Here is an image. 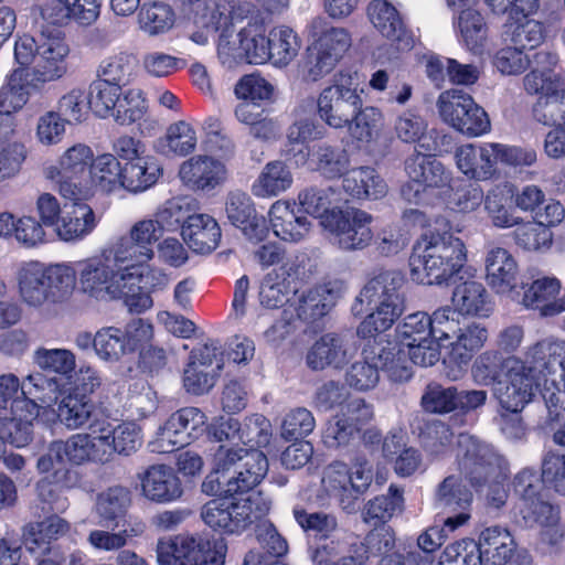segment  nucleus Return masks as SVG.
I'll return each instance as SVG.
<instances>
[{"label":"nucleus","mask_w":565,"mask_h":565,"mask_svg":"<svg viewBox=\"0 0 565 565\" xmlns=\"http://www.w3.org/2000/svg\"><path fill=\"white\" fill-rule=\"evenodd\" d=\"M484 277L497 294L515 299L520 266L515 256L507 248L490 245L484 255Z\"/></svg>","instance_id":"27"},{"label":"nucleus","mask_w":565,"mask_h":565,"mask_svg":"<svg viewBox=\"0 0 565 565\" xmlns=\"http://www.w3.org/2000/svg\"><path fill=\"white\" fill-rule=\"evenodd\" d=\"M534 63L535 68L523 78L524 88L529 94L541 96L565 86V77L554 72L558 63L557 54L548 51L537 52Z\"/></svg>","instance_id":"41"},{"label":"nucleus","mask_w":565,"mask_h":565,"mask_svg":"<svg viewBox=\"0 0 565 565\" xmlns=\"http://www.w3.org/2000/svg\"><path fill=\"white\" fill-rule=\"evenodd\" d=\"M21 301L32 309L67 302L78 281L76 264L28 262L17 273Z\"/></svg>","instance_id":"6"},{"label":"nucleus","mask_w":565,"mask_h":565,"mask_svg":"<svg viewBox=\"0 0 565 565\" xmlns=\"http://www.w3.org/2000/svg\"><path fill=\"white\" fill-rule=\"evenodd\" d=\"M70 46L58 31H42L36 38L22 35L14 43V61L30 67V84L40 86L62 78L67 72Z\"/></svg>","instance_id":"9"},{"label":"nucleus","mask_w":565,"mask_h":565,"mask_svg":"<svg viewBox=\"0 0 565 565\" xmlns=\"http://www.w3.org/2000/svg\"><path fill=\"white\" fill-rule=\"evenodd\" d=\"M297 199L302 211L306 214L318 217L321 226L326 216L333 214L334 210H341L338 206L340 194L331 186L306 188L298 193Z\"/></svg>","instance_id":"51"},{"label":"nucleus","mask_w":565,"mask_h":565,"mask_svg":"<svg viewBox=\"0 0 565 565\" xmlns=\"http://www.w3.org/2000/svg\"><path fill=\"white\" fill-rule=\"evenodd\" d=\"M34 363L44 371L70 377L76 367V355L64 348H40L34 352Z\"/></svg>","instance_id":"60"},{"label":"nucleus","mask_w":565,"mask_h":565,"mask_svg":"<svg viewBox=\"0 0 565 565\" xmlns=\"http://www.w3.org/2000/svg\"><path fill=\"white\" fill-rule=\"evenodd\" d=\"M394 535L388 527L371 531L360 541L347 535L342 540L331 541L318 547L312 556L316 565H365L371 556L391 551Z\"/></svg>","instance_id":"15"},{"label":"nucleus","mask_w":565,"mask_h":565,"mask_svg":"<svg viewBox=\"0 0 565 565\" xmlns=\"http://www.w3.org/2000/svg\"><path fill=\"white\" fill-rule=\"evenodd\" d=\"M372 25L386 39L397 42L402 50L413 46L398 10L387 0H372L366 8Z\"/></svg>","instance_id":"38"},{"label":"nucleus","mask_w":565,"mask_h":565,"mask_svg":"<svg viewBox=\"0 0 565 565\" xmlns=\"http://www.w3.org/2000/svg\"><path fill=\"white\" fill-rule=\"evenodd\" d=\"M505 35L519 49L532 50L545 38L543 24L534 19L505 22Z\"/></svg>","instance_id":"61"},{"label":"nucleus","mask_w":565,"mask_h":565,"mask_svg":"<svg viewBox=\"0 0 565 565\" xmlns=\"http://www.w3.org/2000/svg\"><path fill=\"white\" fill-rule=\"evenodd\" d=\"M268 472V460L258 449L220 445L213 454L212 470L202 483L209 495L249 492Z\"/></svg>","instance_id":"4"},{"label":"nucleus","mask_w":565,"mask_h":565,"mask_svg":"<svg viewBox=\"0 0 565 565\" xmlns=\"http://www.w3.org/2000/svg\"><path fill=\"white\" fill-rule=\"evenodd\" d=\"M122 166L113 153L95 154L83 183L89 186V198L94 190L114 193L121 190Z\"/></svg>","instance_id":"42"},{"label":"nucleus","mask_w":565,"mask_h":565,"mask_svg":"<svg viewBox=\"0 0 565 565\" xmlns=\"http://www.w3.org/2000/svg\"><path fill=\"white\" fill-rule=\"evenodd\" d=\"M79 291L96 301L124 299L130 311L152 307V298L140 289L142 277L108 244L98 254L76 262Z\"/></svg>","instance_id":"2"},{"label":"nucleus","mask_w":565,"mask_h":565,"mask_svg":"<svg viewBox=\"0 0 565 565\" xmlns=\"http://www.w3.org/2000/svg\"><path fill=\"white\" fill-rule=\"evenodd\" d=\"M151 337V322L132 319L124 328L103 327L96 331V356L105 363H118L134 354Z\"/></svg>","instance_id":"22"},{"label":"nucleus","mask_w":565,"mask_h":565,"mask_svg":"<svg viewBox=\"0 0 565 565\" xmlns=\"http://www.w3.org/2000/svg\"><path fill=\"white\" fill-rule=\"evenodd\" d=\"M179 177L189 186L211 190L226 180L227 169L210 154H195L181 163Z\"/></svg>","instance_id":"34"},{"label":"nucleus","mask_w":565,"mask_h":565,"mask_svg":"<svg viewBox=\"0 0 565 565\" xmlns=\"http://www.w3.org/2000/svg\"><path fill=\"white\" fill-rule=\"evenodd\" d=\"M384 115L382 110L375 106L361 105L359 110H355L344 129L348 130L352 140L361 143H370L377 136L379 127L383 122Z\"/></svg>","instance_id":"54"},{"label":"nucleus","mask_w":565,"mask_h":565,"mask_svg":"<svg viewBox=\"0 0 565 565\" xmlns=\"http://www.w3.org/2000/svg\"><path fill=\"white\" fill-rule=\"evenodd\" d=\"M364 89L356 72L341 71L317 98L319 118L330 128L344 129L349 118L364 104Z\"/></svg>","instance_id":"14"},{"label":"nucleus","mask_w":565,"mask_h":565,"mask_svg":"<svg viewBox=\"0 0 565 565\" xmlns=\"http://www.w3.org/2000/svg\"><path fill=\"white\" fill-rule=\"evenodd\" d=\"M358 348L347 337L326 333L317 339L306 355L307 366L313 371L327 367L340 370L355 355Z\"/></svg>","instance_id":"30"},{"label":"nucleus","mask_w":565,"mask_h":565,"mask_svg":"<svg viewBox=\"0 0 565 565\" xmlns=\"http://www.w3.org/2000/svg\"><path fill=\"white\" fill-rule=\"evenodd\" d=\"M435 319L437 344L445 351L444 363L449 365L446 375L457 381L488 341V329L476 321L460 322L449 306L438 308Z\"/></svg>","instance_id":"8"},{"label":"nucleus","mask_w":565,"mask_h":565,"mask_svg":"<svg viewBox=\"0 0 565 565\" xmlns=\"http://www.w3.org/2000/svg\"><path fill=\"white\" fill-rule=\"evenodd\" d=\"M372 480V463L366 458L358 457L350 467L342 461L328 465L323 469L321 487L343 510H350L366 492Z\"/></svg>","instance_id":"17"},{"label":"nucleus","mask_w":565,"mask_h":565,"mask_svg":"<svg viewBox=\"0 0 565 565\" xmlns=\"http://www.w3.org/2000/svg\"><path fill=\"white\" fill-rule=\"evenodd\" d=\"M513 516L519 525L539 530L542 542L546 544L556 545L563 539L559 508L551 503L545 495L524 503H515Z\"/></svg>","instance_id":"25"},{"label":"nucleus","mask_w":565,"mask_h":565,"mask_svg":"<svg viewBox=\"0 0 565 565\" xmlns=\"http://www.w3.org/2000/svg\"><path fill=\"white\" fill-rule=\"evenodd\" d=\"M343 189L356 199L377 200L387 192L384 180L369 167L348 170L343 179Z\"/></svg>","instance_id":"48"},{"label":"nucleus","mask_w":565,"mask_h":565,"mask_svg":"<svg viewBox=\"0 0 565 565\" xmlns=\"http://www.w3.org/2000/svg\"><path fill=\"white\" fill-rule=\"evenodd\" d=\"M467 262L465 243L447 231L424 234L414 247L412 273L424 274L422 281L441 285L458 274Z\"/></svg>","instance_id":"10"},{"label":"nucleus","mask_w":565,"mask_h":565,"mask_svg":"<svg viewBox=\"0 0 565 565\" xmlns=\"http://www.w3.org/2000/svg\"><path fill=\"white\" fill-rule=\"evenodd\" d=\"M525 359L502 360L493 395L509 413H520L540 388L551 420L565 417V342L545 339L527 348Z\"/></svg>","instance_id":"1"},{"label":"nucleus","mask_w":565,"mask_h":565,"mask_svg":"<svg viewBox=\"0 0 565 565\" xmlns=\"http://www.w3.org/2000/svg\"><path fill=\"white\" fill-rule=\"evenodd\" d=\"M71 205H64V212L54 233L64 242H78L96 228L98 218L94 210L82 201L70 200Z\"/></svg>","instance_id":"40"},{"label":"nucleus","mask_w":565,"mask_h":565,"mask_svg":"<svg viewBox=\"0 0 565 565\" xmlns=\"http://www.w3.org/2000/svg\"><path fill=\"white\" fill-rule=\"evenodd\" d=\"M95 405L85 394L70 392L56 408L58 422L68 430H77L89 424Z\"/></svg>","instance_id":"47"},{"label":"nucleus","mask_w":565,"mask_h":565,"mask_svg":"<svg viewBox=\"0 0 565 565\" xmlns=\"http://www.w3.org/2000/svg\"><path fill=\"white\" fill-rule=\"evenodd\" d=\"M140 29L149 35L169 31L174 23L172 9L162 2L145 3L138 14Z\"/></svg>","instance_id":"62"},{"label":"nucleus","mask_w":565,"mask_h":565,"mask_svg":"<svg viewBox=\"0 0 565 565\" xmlns=\"http://www.w3.org/2000/svg\"><path fill=\"white\" fill-rule=\"evenodd\" d=\"M364 354L372 361H379L382 369L393 382H406L413 375L412 364L407 350L394 344L392 341H374L364 348Z\"/></svg>","instance_id":"35"},{"label":"nucleus","mask_w":565,"mask_h":565,"mask_svg":"<svg viewBox=\"0 0 565 565\" xmlns=\"http://www.w3.org/2000/svg\"><path fill=\"white\" fill-rule=\"evenodd\" d=\"M436 315L437 309L430 316L418 311L405 317L396 328L395 340L392 342L407 350L409 360L416 365L431 366L439 361Z\"/></svg>","instance_id":"19"},{"label":"nucleus","mask_w":565,"mask_h":565,"mask_svg":"<svg viewBox=\"0 0 565 565\" xmlns=\"http://www.w3.org/2000/svg\"><path fill=\"white\" fill-rule=\"evenodd\" d=\"M105 437L100 436L98 425L95 426L92 434L76 433L66 439L52 441L47 451L38 460L40 472L46 473L55 470L54 478L58 475L66 476L64 469L66 463L82 466L85 463H106L108 462V448Z\"/></svg>","instance_id":"12"},{"label":"nucleus","mask_w":565,"mask_h":565,"mask_svg":"<svg viewBox=\"0 0 565 565\" xmlns=\"http://www.w3.org/2000/svg\"><path fill=\"white\" fill-rule=\"evenodd\" d=\"M457 461L461 475L476 489L489 484L488 504L500 509L508 499L503 486L507 477V462L493 448L478 438L460 434L457 439Z\"/></svg>","instance_id":"7"},{"label":"nucleus","mask_w":565,"mask_h":565,"mask_svg":"<svg viewBox=\"0 0 565 565\" xmlns=\"http://www.w3.org/2000/svg\"><path fill=\"white\" fill-rule=\"evenodd\" d=\"M161 175L162 168L157 159L151 156L125 162L122 166L121 189L130 193H141L152 188Z\"/></svg>","instance_id":"46"},{"label":"nucleus","mask_w":565,"mask_h":565,"mask_svg":"<svg viewBox=\"0 0 565 565\" xmlns=\"http://www.w3.org/2000/svg\"><path fill=\"white\" fill-rule=\"evenodd\" d=\"M271 500L263 492H250L239 499H214L205 503L201 516L206 525L223 533L239 534L265 516Z\"/></svg>","instance_id":"13"},{"label":"nucleus","mask_w":565,"mask_h":565,"mask_svg":"<svg viewBox=\"0 0 565 565\" xmlns=\"http://www.w3.org/2000/svg\"><path fill=\"white\" fill-rule=\"evenodd\" d=\"M270 58L276 66H286L298 54L301 43L295 31L288 26H278L268 35Z\"/></svg>","instance_id":"56"},{"label":"nucleus","mask_w":565,"mask_h":565,"mask_svg":"<svg viewBox=\"0 0 565 565\" xmlns=\"http://www.w3.org/2000/svg\"><path fill=\"white\" fill-rule=\"evenodd\" d=\"M481 563L489 565H531L527 554L515 552V542L507 527L493 525L484 529L477 544Z\"/></svg>","instance_id":"31"},{"label":"nucleus","mask_w":565,"mask_h":565,"mask_svg":"<svg viewBox=\"0 0 565 565\" xmlns=\"http://www.w3.org/2000/svg\"><path fill=\"white\" fill-rule=\"evenodd\" d=\"M476 102L462 89H448L443 92L437 99V108L441 119L450 127H455L457 120L473 107Z\"/></svg>","instance_id":"64"},{"label":"nucleus","mask_w":565,"mask_h":565,"mask_svg":"<svg viewBox=\"0 0 565 565\" xmlns=\"http://www.w3.org/2000/svg\"><path fill=\"white\" fill-rule=\"evenodd\" d=\"M268 220L275 236L285 242H300L312 228L311 221L296 212V203L287 200H277L271 204Z\"/></svg>","instance_id":"33"},{"label":"nucleus","mask_w":565,"mask_h":565,"mask_svg":"<svg viewBox=\"0 0 565 565\" xmlns=\"http://www.w3.org/2000/svg\"><path fill=\"white\" fill-rule=\"evenodd\" d=\"M313 43L309 49L308 77L316 82L329 74L351 45V38L342 28L329 26L322 18L310 24Z\"/></svg>","instance_id":"20"},{"label":"nucleus","mask_w":565,"mask_h":565,"mask_svg":"<svg viewBox=\"0 0 565 565\" xmlns=\"http://www.w3.org/2000/svg\"><path fill=\"white\" fill-rule=\"evenodd\" d=\"M340 280H329L305 292L299 299L298 313L305 319H317L328 313L343 292Z\"/></svg>","instance_id":"44"},{"label":"nucleus","mask_w":565,"mask_h":565,"mask_svg":"<svg viewBox=\"0 0 565 565\" xmlns=\"http://www.w3.org/2000/svg\"><path fill=\"white\" fill-rule=\"evenodd\" d=\"M136 57L126 52H120L104 58L98 67V75L103 81L121 85L128 83L136 71Z\"/></svg>","instance_id":"63"},{"label":"nucleus","mask_w":565,"mask_h":565,"mask_svg":"<svg viewBox=\"0 0 565 565\" xmlns=\"http://www.w3.org/2000/svg\"><path fill=\"white\" fill-rule=\"evenodd\" d=\"M141 495L151 502L168 504L183 494L182 482L167 465H152L138 473Z\"/></svg>","instance_id":"32"},{"label":"nucleus","mask_w":565,"mask_h":565,"mask_svg":"<svg viewBox=\"0 0 565 565\" xmlns=\"http://www.w3.org/2000/svg\"><path fill=\"white\" fill-rule=\"evenodd\" d=\"M512 196V185L507 182L494 185L486 194L484 210L493 226L510 228L520 224V217L508 206Z\"/></svg>","instance_id":"49"},{"label":"nucleus","mask_w":565,"mask_h":565,"mask_svg":"<svg viewBox=\"0 0 565 565\" xmlns=\"http://www.w3.org/2000/svg\"><path fill=\"white\" fill-rule=\"evenodd\" d=\"M233 8L234 4L231 0H213L207 7L209 24L215 29L223 28L217 41V56L221 63L227 67L244 62L242 30L235 33L234 29L228 25Z\"/></svg>","instance_id":"29"},{"label":"nucleus","mask_w":565,"mask_h":565,"mask_svg":"<svg viewBox=\"0 0 565 565\" xmlns=\"http://www.w3.org/2000/svg\"><path fill=\"white\" fill-rule=\"evenodd\" d=\"M291 157L299 167L319 172L327 179H337L345 174L350 168L349 154L327 142L317 143L312 147H302L291 150Z\"/></svg>","instance_id":"28"},{"label":"nucleus","mask_w":565,"mask_h":565,"mask_svg":"<svg viewBox=\"0 0 565 565\" xmlns=\"http://www.w3.org/2000/svg\"><path fill=\"white\" fill-rule=\"evenodd\" d=\"M475 4L466 6L457 18L456 25L462 43L473 53H481L488 40V25L483 15L475 10Z\"/></svg>","instance_id":"52"},{"label":"nucleus","mask_w":565,"mask_h":565,"mask_svg":"<svg viewBox=\"0 0 565 565\" xmlns=\"http://www.w3.org/2000/svg\"><path fill=\"white\" fill-rule=\"evenodd\" d=\"M223 370L221 348L215 342L193 349L182 375L183 388L191 395L209 393Z\"/></svg>","instance_id":"24"},{"label":"nucleus","mask_w":565,"mask_h":565,"mask_svg":"<svg viewBox=\"0 0 565 565\" xmlns=\"http://www.w3.org/2000/svg\"><path fill=\"white\" fill-rule=\"evenodd\" d=\"M164 233L160 222L151 215L136 221L127 235L119 236L111 244L143 277L156 255L153 246L160 243Z\"/></svg>","instance_id":"21"},{"label":"nucleus","mask_w":565,"mask_h":565,"mask_svg":"<svg viewBox=\"0 0 565 565\" xmlns=\"http://www.w3.org/2000/svg\"><path fill=\"white\" fill-rule=\"evenodd\" d=\"M181 235L194 253L210 254L218 246L222 233L213 216L198 213L186 217L182 224Z\"/></svg>","instance_id":"39"},{"label":"nucleus","mask_w":565,"mask_h":565,"mask_svg":"<svg viewBox=\"0 0 565 565\" xmlns=\"http://www.w3.org/2000/svg\"><path fill=\"white\" fill-rule=\"evenodd\" d=\"M294 177L290 168L282 161L266 163L250 186L256 198L278 196L292 186Z\"/></svg>","instance_id":"45"},{"label":"nucleus","mask_w":565,"mask_h":565,"mask_svg":"<svg viewBox=\"0 0 565 565\" xmlns=\"http://www.w3.org/2000/svg\"><path fill=\"white\" fill-rule=\"evenodd\" d=\"M373 216L360 209L347 207L334 210L326 216L322 228L330 242L342 250H361L373 241L371 224Z\"/></svg>","instance_id":"23"},{"label":"nucleus","mask_w":565,"mask_h":565,"mask_svg":"<svg viewBox=\"0 0 565 565\" xmlns=\"http://www.w3.org/2000/svg\"><path fill=\"white\" fill-rule=\"evenodd\" d=\"M536 161V152L500 142L480 145L467 143L455 151V162L458 170L467 178L486 181L497 173L500 162L510 167H529Z\"/></svg>","instance_id":"11"},{"label":"nucleus","mask_w":565,"mask_h":565,"mask_svg":"<svg viewBox=\"0 0 565 565\" xmlns=\"http://www.w3.org/2000/svg\"><path fill=\"white\" fill-rule=\"evenodd\" d=\"M199 137L195 127L186 120H178L167 128L158 140V150L164 154L185 157L195 151Z\"/></svg>","instance_id":"50"},{"label":"nucleus","mask_w":565,"mask_h":565,"mask_svg":"<svg viewBox=\"0 0 565 565\" xmlns=\"http://www.w3.org/2000/svg\"><path fill=\"white\" fill-rule=\"evenodd\" d=\"M451 310L461 316L488 318L493 311L492 297L484 285L476 279L457 284L451 296Z\"/></svg>","instance_id":"37"},{"label":"nucleus","mask_w":565,"mask_h":565,"mask_svg":"<svg viewBox=\"0 0 565 565\" xmlns=\"http://www.w3.org/2000/svg\"><path fill=\"white\" fill-rule=\"evenodd\" d=\"M438 504L449 511L467 510L472 502L471 491L462 483L461 475L444 479L436 493Z\"/></svg>","instance_id":"58"},{"label":"nucleus","mask_w":565,"mask_h":565,"mask_svg":"<svg viewBox=\"0 0 565 565\" xmlns=\"http://www.w3.org/2000/svg\"><path fill=\"white\" fill-rule=\"evenodd\" d=\"M100 436L105 437L108 448V461L114 454L130 456L142 445V429L135 422L126 420L116 426L109 422L98 424Z\"/></svg>","instance_id":"43"},{"label":"nucleus","mask_w":565,"mask_h":565,"mask_svg":"<svg viewBox=\"0 0 565 565\" xmlns=\"http://www.w3.org/2000/svg\"><path fill=\"white\" fill-rule=\"evenodd\" d=\"M533 117L544 126L565 125V87L541 95L533 106Z\"/></svg>","instance_id":"57"},{"label":"nucleus","mask_w":565,"mask_h":565,"mask_svg":"<svg viewBox=\"0 0 565 565\" xmlns=\"http://www.w3.org/2000/svg\"><path fill=\"white\" fill-rule=\"evenodd\" d=\"M227 546L223 539L213 542L200 536L179 534L157 543L159 565H223Z\"/></svg>","instance_id":"18"},{"label":"nucleus","mask_w":565,"mask_h":565,"mask_svg":"<svg viewBox=\"0 0 565 565\" xmlns=\"http://www.w3.org/2000/svg\"><path fill=\"white\" fill-rule=\"evenodd\" d=\"M60 383L42 372H33L20 380L13 373L0 375V433L10 445L21 448L33 437V423L40 414L36 403L56 401Z\"/></svg>","instance_id":"3"},{"label":"nucleus","mask_w":565,"mask_h":565,"mask_svg":"<svg viewBox=\"0 0 565 565\" xmlns=\"http://www.w3.org/2000/svg\"><path fill=\"white\" fill-rule=\"evenodd\" d=\"M130 492L121 486H114L97 494L94 505V514L98 518V524L108 526L122 516L130 505Z\"/></svg>","instance_id":"53"},{"label":"nucleus","mask_w":565,"mask_h":565,"mask_svg":"<svg viewBox=\"0 0 565 565\" xmlns=\"http://www.w3.org/2000/svg\"><path fill=\"white\" fill-rule=\"evenodd\" d=\"M202 147L211 154L230 158L234 154L235 145L227 135L222 120L217 116L206 117L202 124Z\"/></svg>","instance_id":"55"},{"label":"nucleus","mask_w":565,"mask_h":565,"mask_svg":"<svg viewBox=\"0 0 565 565\" xmlns=\"http://www.w3.org/2000/svg\"><path fill=\"white\" fill-rule=\"evenodd\" d=\"M404 276L397 270H384L373 276L353 305L354 315H362L365 303L370 313L358 328L362 338H373L388 330L405 310L402 292Z\"/></svg>","instance_id":"5"},{"label":"nucleus","mask_w":565,"mask_h":565,"mask_svg":"<svg viewBox=\"0 0 565 565\" xmlns=\"http://www.w3.org/2000/svg\"><path fill=\"white\" fill-rule=\"evenodd\" d=\"M242 41L244 62L264 64L269 61V42L263 24L250 23L243 28Z\"/></svg>","instance_id":"59"},{"label":"nucleus","mask_w":565,"mask_h":565,"mask_svg":"<svg viewBox=\"0 0 565 565\" xmlns=\"http://www.w3.org/2000/svg\"><path fill=\"white\" fill-rule=\"evenodd\" d=\"M405 172L408 182L402 188L403 196L409 202L419 201L420 194L427 188H440L451 180L444 164L431 156L415 152L405 161Z\"/></svg>","instance_id":"26"},{"label":"nucleus","mask_w":565,"mask_h":565,"mask_svg":"<svg viewBox=\"0 0 565 565\" xmlns=\"http://www.w3.org/2000/svg\"><path fill=\"white\" fill-rule=\"evenodd\" d=\"M95 152L90 146L76 142L60 154L55 164L45 168V178L54 183L64 200L82 201L89 198V186L83 183Z\"/></svg>","instance_id":"16"},{"label":"nucleus","mask_w":565,"mask_h":565,"mask_svg":"<svg viewBox=\"0 0 565 565\" xmlns=\"http://www.w3.org/2000/svg\"><path fill=\"white\" fill-rule=\"evenodd\" d=\"M561 281L555 277H543L530 284L520 300L526 309L539 310L542 317H553L565 311V295L557 298Z\"/></svg>","instance_id":"36"}]
</instances>
